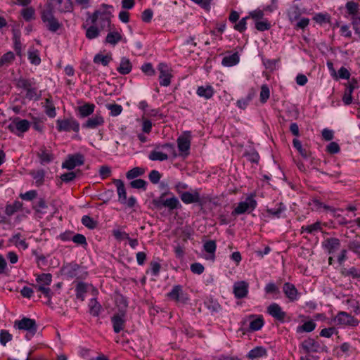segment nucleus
Masks as SVG:
<instances>
[{
	"label": "nucleus",
	"instance_id": "e2e57ef3",
	"mask_svg": "<svg viewBox=\"0 0 360 360\" xmlns=\"http://www.w3.org/2000/svg\"><path fill=\"white\" fill-rule=\"evenodd\" d=\"M130 186L134 188L146 190L147 182L141 179L133 180L130 182Z\"/></svg>",
	"mask_w": 360,
	"mask_h": 360
},
{
	"label": "nucleus",
	"instance_id": "aec40b11",
	"mask_svg": "<svg viewBox=\"0 0 360 360\" xmlns=\"http://www.w3.org/2000/svg\"><path fill=\"white\" fill-rule=\"evenodd\" d=\"M283 292L290 302H295L300 297V292L295 285L291 283L286 282L283 284Z\"/></svg>",
	"mask_w": 360,
	"mask_h": 360
},
{
	"label": "nucleus",
	"instance_id": "4468645a",
	"mask_svg": "<svg viewBox=\"0 0 360 360\" xmlns=\"http://www.w3.org/2000/svg\"><path fill=\"white\" fill-rule=\"evenodd\" d=\"M127 321L126 312L124 310H120L111 317L113 331L119 333L123 330Z\"/></svg>",
	"mask_w": 360,
	"mask_h": 360
},
{
	"label": "nucleus",
	"instance_id": "0eeeda50",
	"mask_svg": "<svg viewBox=\"0 0 360 360\" xmlns=\"http://www.w3.org/2000/svg\"><path fill=\"white\" fill-rule=\"evenodd\" d=\"M64 274L69 278L78 280L85 279L88 272L85 267L79 266L76 263H70L64 267Z\"/></svg>",
	"mask_w": 360,
	"mask_h": 360
},
{
	"label": "nucleus",
	"instance_id": "bf43d9fd",
	"mask_svg": "<svg viewBox=\"0 0 360 360\" xmlns=\"http://www.w3.org/2000/svg\"><path fill=\"white\" fill-rule=\"evenodd\" d=\"M106 108L110 111V115L112 117L119 115L122 111V107L119 104H107Z\"/></svg>",
	"mask_w": 360,
	"mask_h": 360
},
{
	"label": "nucleus",
	"instance_id": "680f3d73",
	"mask_svg": "<svg viewBox=\"0 0 360 360\" xmlns=\"http://www.w3.org/2000/svg\"><path fill=\"white\" fill-rule=\"evenodd\" d=\"M12 335L8 330H0V343L1 345L5 346L7 342L12 340Z\"/></svg>",
	"mask_w": 360,
	"mask_h": 360
},
{
	"label": "nucleus",
	"instance_id": "a19ab883",
	"mask_svg": "<svg viewBox=\"0 0 360 360\" xmlns=\"http://www.w3.org/2000/svg\"><path fill=\"white\" fill-rule=\"evenodd\" d=\"M239 62V56L237 53H234L230 56H225L222 59V65L226 67H231L236 65Z\"/></svg>",
	"mask_w": 360,
	"mask_h": 360
},
{
	"label": "nucleus",
	"instance_id": "13d9d810",
	"mask_svg": "<svg viewBox=\"0 0 360 360\" xmlns=\"http://www.w3.org/2000/svg\"><path fill=\"white\" fill-rule=\"evenodd\" d=\"M264 291L268 295H278L279 294V288L274 282H269L266 284Z\"/></svg>",
	"mask_w": 360,
	"mask_h": 360
},
{
	"label": "nucleus",
	"instance_id": "bb28decb",
	"mask_svg": "<svg viewBox=\"0 0 360 360\" xmlns=\"http://www.w3.org/2000/svg\"><path fill=\"white\" fill-rule=\"evenodd\" d=\"M266 356H267V349L262 346L254 347L247 354V357L250 360H257Z\"/></svg>",
	"mask_w": 360,
	"mask_h": 360
},
{
	"label": "nucleus",
	"instance_id": "393cba45",
	"mask_svg": "<svg viewBox=\"0 0 360 360\" xmlns=\"http://www.w3.org/2000/svg\"><path fill=\"white\" fill-rule=\"evenodd\" d=\"M37 155L39 159L41 165L49 164L54 159V155L48 150L44 146L39 148Z\"/></svg>",
	"mask_w": 360,
	"mask_h": 360
},
{
	"label": "nucleus",
	"instance_id": "e433bc0d",
	"mask_svg": "<svg viewBox=\"0 0 360 360\" xmlns=\"http://www.w3.org/2000/svg\"><path fill=\"white\" fill-rule=\"evenodd\" d=\"M30 175L34 180L36 186H41L44 182L45 172L44 169L33 170L30 172Z\"/></svg>",
	"mask_w": 360,
	"mask_h": 360
},
{
	"label": "nucleus",
	"instance_id": "a878e982",
	"mask_svg": "<svg viewBox=\"0 0 360 360\" xmlns=\"http://www.w3.org/2000/svg\"><path fill=\"white\" fill-rule=\"evenodd\" d=\"M109 30L105 42L106 44H109L112 46H115L118 42L122 40V36L121 34V31L119 32L115 29H112L111 27L110 28H107Z\"/></svg>",
	"mask_w": 360,
	"mask_h": 360
},
{
	"label": "nucleus",
	"instance_id": "f3484780",
	"mask_svg": "<svg viewBox=\"0 0 360 360\" xmlns=\"http://www.w3.org/2000/svg\"><path fill=\"white\" fill-rule=\"evenodd\" d=\"M267 313L276 320L283 323L286 317V313L277 303H271L266 309Z\"/></svg>",
	"mask_w": 360,
	"mask_h": 360
},
{
	"label": "nucleus",
	"instance_id": "09e8293b",
	"mask_svg": "<svg viewBox=\"0 0 360 360\" xmlns=\"http://www.w3.org/2000/svg\"><path fill=\"white\" fill-rule=\"evenodd\" d=\"M165 207L168 208L169 210H173L181 207V204L178 198L174 195H172L171 198H166Z\"/></svg>",
	"mask_w": 360,
	"mask_h": 360
},
{
	"label": "nucleus",
	"instance_id": "774afa93",
	"mask_svg": "<svg viewBox=\"0 0 360 360\" xmlns=\"http://www.w3.org/2000/svg\"><path fill=\"white\" fill-rule=\"evenodd\" d=\"M22 206V204L19 201H15L13 204L8 205L6 207V211L8 214H12L15 212L20 210Z\"/></svg>",
	"mask_w": 360,
	"mask_h": 360
},
{
	"label": "nucleus",
	"instance_id": "c03bdc74",
	"mask_svg": "<svg viewBox=\"0 0 360 360\" xmlns=\"http://www.w3.org/2000/svg\"><path fill=\"white\" fill-rule=\"evenodd\" d=\"M167 193H163L160 195V196L155 198L152 200V205H153L154 208L156 210H160L163 207H165V200Z\"/></svg>",
	"mask_w": 360,
	"mask_h": 360
},
{
	"label": "nucleus",
	"instance_id": "c85d7f7f",
	"mask_svg": "<svg viewBox=\"0 0 360 360\" xmlns=\"http://www.w3.org/2000/svg\"><path fill=\"white\" fill-rule=\"evenodd\" d=\"M113 183L117 188L119 202H127V192L123 181L121 179H114Z\"/></svg>",
	"mask_w": 360,
	"mask_h": 360
},
{
	"label": "nucleus",
	"instance_id": "f704fd0d",
	"mask_svg": "<svg viewBox=\"0 0 360 360\" xmlns=\"http://www.w3.org/2000/svg\"><path fill=\"white\" fill-rule=\"evenodd\" d=\"M132 69V65L130 60L127 58H122L121 59L119 67L117 68V70L121 75H127L129 74Z\"/></svg>",
	"mask_w": 360,
	"mask_h": 360
},
{
	"label": "nucleus",
	"instance_id": "2eb2a0df",
	"mask_svg": "<svg viewBox=\"0 0 360 360\" xmlns=\"http://www.w3.org/2000/svg\"><path fill=\"white\" fill-rule=\"evenodd\" d=\"M181 201L185 204L197 203L202 205L203 200L200 194V189H194L190 191H186L180 195Z\"/></svg>",
	"mask_w": 360,
	"mask_h": 360
},
{
	"label": "nucleus",
	"instance_id": "f257e3e1",
	"mask_svg": "<svg viewBox=\"0 0 360 360\" xmlns=\"http://www.w3.org/2000/svg\"><path fill=\"white\" fill-rule=\"evenodd\" d=\"M112 8L113 7L111 5L102 4L92 13H87V16L91 22L97 23L100 28H110L111 26Z\"/></svg>",
	"mask_w": 360,
	"mask_h": 360
},
{
	"label": "nucleus",
	"instance_id": "052dcab7",
	"mask_svg": "<svg viewBox=\"0 0 360 360\" xmlns=\"http://www.w3.org/2000/svg\"><path fill=\"white\" fill-rule=\"evenodd\" d=\"M82 224L90 229H94L97 226V222L94 220L91 217L87 215H84L82 218Z\"/></svg>",
	"mask_w": 360,
	"mask_h": 360
},
{
	"label": "nucleus",
	"instance_id": "a18cd8bd",
	"mask_svg": "<svg viewBox=\"0 0 360 360\" xmlns=\"http://www.w3.org/2000/svg\"><path fill=\"white\" fill-rule=\"evenodd\" d=\"M255 95V91L249 92L246 97L242 98L237 101V106L240 109H245Z\"/></svg>",
	"mask_w": 360,
	"mask_h": 360
},
{
	"label": "nucleus",
	"instance_id": "412c9836",
	"mask_svg": "<svg viewBox=\"0 0 360 360\" xmlns=\"http://www.w3.org/2000/svg\"><path fill=\"white\" fill-rule=\"evenodd\" d=\"M249 285L246 281H238L233 284V290L235 297L238 299L245 297L248 293Z\"/></svg>",
	"mask_w": 360,
	"mask_h": 360
},
{
	"label": "nucleus",
	"instance_id": "c756f323",
	"mask_svg": "<svg viewBox=\"0 0 360 360\" xmlns=\"http://www.w3.org/2000/svg\"><path fill=\"white\" fill-rule=\"evenodd\" d=\"M203 248L209 255L205 257L206 259L214 261L215 259V252L217 249V244L214 240H208L203 245Z\"/></svg>",
	"mask_w": 360,
	"mask_h": 360
},
{
	"label": "nucleus",
	"instance_id": "3c124183",
	"mask_svg": "<svg viewBox=\"0 0 360 360\" xmlns=\"http://www.w3.org/2000/svg\"><path fill=\"white\" fill-rule=\"evenodd\" d=\"M342 275L345 277L351 276L352 278L360 279V269H356L354 266H352L349 269H345L342 271Z\"/></svg>",
	"mask_w": 360,
	"mask_h": 360
},
{
	"label": "nucleus",
	"instance_id": "9d476101",
	"mask_svg": "<svg viewBox=\"0 0 360 360\" xmlns=\"http://www.w3.org/2000/svg\"><path fill=\"white\" fill-rule=\"evenodd\" d=\"M56 128L59 132L70 131L78 132L79 131V124L74 118L58 119L56 121Z\"/></svg>",
	"mask_w": 360,
	"mask_h": 360
},
{
	"label": "nucleus",
	"instance_id": "6e6552de",
	"mask_svg": "<svg viewBox=\"0 0 360 360\" xmlns=\"http://www.w3.org/2000/svg\"><path fill=\"white\" fill-rule=\"evenodd\" d=\"M14 326L19 330H26L27 332V334L26 335L27 340H30V338L35 334L37 330L36 321L34 319L26 317L21 320L15 321Z\"/></svg>",
	"mask_w": 360,
	"mask_h": 360
},
{
	"label": "nucleus",
	"instance_id": "c9c22d12",
	"mask_svg": "<svg viewBox=\"0 0 360 360\" xmlns=\"http://www.w3.org/2000/svg\"><path fill=\"white\" fill-rule=\"evenodd\" d=\"M96 106L94 103H85L78 107V112L82 117H86L94 112Z\"/></svg>",
	"mask_w": 360,
	"mask_h": 360
},
{
	"label": "nucleus",
	"instance_id": "4be33fe9",
	"mask_svg": "<svg viewBox=\"0 0 360 360\" xmlns=\"http://www.w3.org/2000/svg\"><path fill=\"white\" fill-rule=\"evenodd\" d=\"M105 123L103 117L100 114H96L83 123L82 127L86 129H95Z\"/></svg>",
	"mask_w": 360,
	"mask_h": 360
},
{
	"label": "nucleus",
	"instance_id": "72a5a7b5",
	"mask_svg": "<svg viewBox=\"0 0 360 360\" xmlns=\"http://www.w3.org/2000/svg\"><path fill=\"white\" fill-rule=\"evenodd\" d=\"M321 222L319 221H317L316 222L307 225V226H302L300 229L301 233H303L304 232H307L309 234H315L316 233L319 231H322V226H321Z\"/></svg>",
	"mask_w": 360,
	"mask_h": 360
},
{
	"label": "nucleus",
	"instance_id": "7ed1b4c3",
	"mask_svg": "<svg viewBox=\"0 0 360 360\" xmlns=\"http://www.w3.org/2000/svg\"><path fill=\"white\" fill-rule=\"evenodd\" d=\"M255 197L256 194L255 193L248 195L244 201L238 203V205L232 211L231 215L236 216L245 212L250 213L253 211L257 205Z\"/></svg>",
	"mask_w": 360,
	"mask_h": 360
},
{
	"label": "nucleus",
	"instance_id": "f8f14e48",
	"mask_svg": "<svg viewBox=\"0 0 360 360\" xmlns=\"http://www.w3.org/2000/svg\"><path fill=\"white\" fill-rule=\"evenodd\" d=\"M167 297L176 302L185 304L189 300L188 294L183 290L181 285L173 286L170 292L167 294Z\"/></svg>",
	"mask_w": 360,
	"mask_h": 360
},
{
	"label": "nucleus",
	"instance_id": "864d4df0",
	"mask_svg": "<svg viewBox=\"0 0 360 360\" xmlns=\"http://www.w3.org/2000/svg\"><path fill=\"white\" fill-rule=\"evenodd\" d=\"M111 60L112 58L110 56L96 54L94 58V63L96 64H102L103 66H107Z\"/></svg>",
	"mask_w": 360,
	"mask_h": 360
},
{
	"label": "nucleus",
	"instance_id": "49530a36",
	"mask_svg": "<svg viewBox=\"0 0 360 360\" xmlns=\"http://www.w3.org/2000/svg\"><path fill=\"white\" fill-rule=\"evenodd\" d=\"M144 173L145 169L143 168L136 167L127 172L126 177L128 179H134L135 178L142 176Z\"/></svg>",
	"mask_w": 360,
	"mask_h": 360
},
{
	"label": "nucleus",
	"instance_id": "4d7b16f0",
	"mask_svg": "<svg viewBox=\"0 0 360 360\" xmlns=\"http://www.w3.org/2000/svg\"><path fill=\"white\" fill-rule=\"evenodd\" d=\"M359 4L354 1H348L346 5L345 8L347 10V12L349 15H356L358 11H359Z\"/></svg>",
	"mask_w": 360,
	"mask_h": 360
},
{
	"label": "nucleus",
	"instance_id": "f03ea898",
	"mask_svg": "<svg viewBox=\"0 0 360 360\" xmlns=\"http://www.w3.org/2000/svg\"><path fill=\"white\" fill-rule=\"evenodd\" d=\"M17 86L22 89L25 92V98L29 100L37 101L41 97V92L38 89L37 82L34 78L26 79L20 77L17 82Z\"/></svg>",
	"mask_w": 360,
	"mask_h": 360
},
{
	"label": "nucleus",
	"instance_id": "20e7f679",
	"mask_svg": "<svg viewBox=\"0 0 360 360\" xmlns=\"http://www.w3.org/2000/svg\"><path fill=\"white\" fill-rule=\"evenodd\" d=\"M51 281L52 275L51 274H41L37 276V284L34 285V287L37 291L41 292L50 300L52 296V292L49 288Z\"/></svg>",
	"mask_w": 360,
	"mask_h": 360
},
{
	"label": "nucleus",
	"instance_id": "4c0bfd02",
	"mask_svg": "<svg viewBox=\"0 0 360 360\" xmlns=\"http://www.w3.org/2000/svg\"><path fill=\"white\" fill-rule=\"evenodd\" d=\"M10 242L13 243L17 248L26 250L28 248V244L25 239L21 238L20 233H16L12 236L9 240Z\"/></svg>",
	"mask_w": 360,
	"mask_h": 360
},
{
	"label": "nucleus",
	"instance_id": "69168bd1",
	"mask_svg": "<svg viewBox=\"0 0 360 360\" xmlns=\"http://www.w3.org/2000/svg\"><path fill=\"white\" fill-rule=\"evenodd\" d=\"M116 303L117 307H119V311L124 310L126 312V309L128 307V302L126 297H124L122 295L117 296V297L116 298Z\"/></svg>",
	"mask_w": 360,
	"mask_h": 360
},
{
	"label": "nucleus",
	"instance_id": "423d86ee",
	"mask_svg": "<svg viewBox=\"0 0 360 360\" xmlns=\"http://www.w3.org/2000/svg\"><path fill=\"white\" fill-rule=\"evenodd\" d=\"M162 149L166 150L165 153L159 151L157 150H152L149 155L148 158L152 161H164L167 160L169 158V155H172L173 157H176L175 147L172 143H165L160 146Z\"/></svg>",
	"mask_w": 360,
	"mask_h": 360
},
{
	"label": "nucleus",
	"instance_id": "6ab92c4d",
	"mask_svg": "<svg viewBox=\"0 0 360 360\" xmlns=\"http://www.w3.org/2000/svg\"><path fill=\"white\" fill-rule=\"evenodd\" d=\"M191 134L186 131L177 139L178 148L182 154L187 155L191 146Z\"/></svg>",
	"mask_w": 360,
	"mask_h": 360
},
{
	"label": "nucleus",
	"instance_id": "39448f33",
	"mask_svg": "<svg viewBox=\"0 0 360 360\" xmlns=\"http://www.w3.org/2000/svg\"><path fill=\"white\" fill-rule=\"evenodd\" d=\"M41 18L46 29L51 32H57L62 26L54 16V11L42 9L40 12Z\"/></svg>",
	"mask_w": 360,
	"mask_h": 360
},
{
	"label": "nucleus",
	"instance_id": "0e129e2a",
	"mask_svg": "<svg viewBox=\"0 0 360 360\" xmlns=\"http://www.w3.org/2000/svg\"><path fill=\"white\" fill-rule=\"evenodd\" d=\"M348 248L360 258V241L352 240L348 244Z\"/></svg>",
	"mask_w": 360,
	"mask_h": 360
},
{
	"label": "nucleus",
	"instance_id": "dca6fc26",
	"mask_svg": "<svg viewBox=\"0 0 360 360\" xmlns=\"http://www.w3.org/2000/svg\"><path fill=\"white\" fill-rule=\"evenodd\" d=\"M159 82L160 84L163 86H168L171 83V70L165 63H160L158 65Z\"/></svg>",
	"mask_w": 360,
	"mask_h": 360
},
{
	"label": "nucleus",
	"instance_id": "b1692460",
	"mask_svg": "<svg viewBox=\"0 0 360 360\" xmlns=\"http://www.w3.org/2000/svg\"><path fill=\"white\" fill-rule=\"evenodd\" d=\"M340 240L337 238H328L322 243L323 248L328 254H333L340 248Z\"/></svg>",
	"mask_w": 360,
	"mask_h": 360
},
{
	"label": "nucleus",
	"instance_id": "338daca9",
	"mask_svg": "<svg viewBox=\"0 0 360 360\" xmlns=\"http://www.w3.org/2000/svg\"><path fill=\"white\" fill-rule=\"evenodd\" d=\"M245 155L247 157L248 160L254 163H258L259 160V153L255 150H251L248 152H246Z\"/></svg>",
	"mask_w": 360,
	"mask_h": 360
},
{
	"label": "nucleus",
	"instance_id": "79ce46f5",
	"mask_svg": "<svg viewBox=\"0 0 360 360\" xmlns=\"http://www.w3.org/2000/svg\"><path fill=\"white\" fill-rule=\"evenodd\" d=\"M15 59V55L12 51L4 53L0 58V68L9 66Z\"/></svg>",
	"mask_w": 360,
	"mask_h": 360
},
{
	"label": "nucleus",
	"instance_id": "5701e85b",
	"mask_svg": "<svg viewBox=\"0 0 360 360\" xmlns=\"http://www.w3.org/2000/svg\"><path fill=\"white\" fill-rule=\"evenodd\" d=\"M302 347L307 353L320 352L323 348L319 342L312 338H308L302 343Z\"/></svg>",
	"mask_w": 360,
	"mask_h": 360
},
{
	"label": "nucleus",
	"instance_id": "a211bd4d",
	"mask_svg": "<svg viewBox=\"0 0 360 360\" xmlns=\"http://www.w3.org/2000/svg\"><path fill=\"white\" fill-rule=\"evenodd\" d=\"M335 321L338 324L342 326H356L359 323L356 319L345 311L339 312L335 316Z\"/></svg>",
	"mask_w": 360,
	"mask_h": 360
},
{
	"label": "nucleus",
	"instance_id": "473e14b6",
	"mask_svg": "<svg viewBox=\"0 0 360 360\" xmlns=\"http://www.w3.org/2000/svg\"><path fill=\"white\" fill-rule=\"evenodd\" d=\"M57 10L60 13H70L73 11V4L71 0H58Z\"/></svg>",
	"mask_w": 360,
	"mask_h": 360
},
{
	"label": "nucleus",
	"instance_id": "5fc2aeb1",
	"mask_svg": "<svg viewBox=\"0 0 360 360\" xmlns=\"http://www.w3.org/2000/svg\"><path fill=\"white\" fill-rule=\"evenodd\" d=\"M90 313L94 316H98L100 314L101 306L95 299H91L89 303Z\"/></svg>",
	"mask_w": 360,
	"mask_h": 360
},
{
	"label": "nucleus",
	"instance_id": "de8ad7c7",
	"mask_svg": "<svg viewBox=\"0 0 360 360\" xmlns=\"http://www.w3.org/2000/svg\"><path fill=\"white\" fill-rule=\"evenodd\" d=\"M292 144H293V146L298 150L300 154L304 158L307 159L309 157V155H310L309 151L307 148L302 147L301 142L298 139H293Z\"/></svg>",
	"mask_w": 360,
	"mask_h": 360
},
{
	"label": "nucleus",
	"instance_id": "603ef678",
	"mask_svg": "<svg viewBox=\"0 0 360 360\" xmlns=\"http://www.w3.org/2000/svg\"><path fill=\"white\" fill-rule=\"evenodd\" d=\"M313 20L316 22L322 25L329 22L330 20V16L327 13H319L314 15V16L313 17Z\"/></svg>",
	"mask_w": 360,
	"mask_h": 360
},
{
	"label": "nucleus",
	"instance_id": "37998d69",
	"mask_svg": "<svg viewBox=\"0 0 360 360\" xmlns=\"http://www.w3.org/2000/svg\"><path fill=\"white\" fill-rule=\"evenodd\" d=\"M316 324L314 321H309L297 328V333H310L316 328Z\"/></svg>",
	"mask_w": 360,
	"mask_h": 360
},
{
	"label": "nucleus",
	"instance_id": "2f4dec72",
	"mask_svg": "<svg viewBox=\"0 0 360 360\" xmlns=\"http://www.w3.org/2000/svg\"><path fill=\"white\" fill-rule=\"evenodd\" d=\"M286 210V207L284 205L283 202H279L276 204V207L274 208H267L266 212L271 217L274 218H280L282 216V214Z\"/></svg>",
	"mask_w": 360,
	"mask_h": 360
},
{
	"label": "nucleus",
	"instance_id": "1a4fd4ad",
	"mask_svg": "<svg viewBox=\"0 0 360 360\" xmlns=\"http://www.w3.org/2000/svg\"><path fill=\"white\" fill-rule=\"evenodd\" d=\"M30 127V123L27 120L15 117L8 125V130L14 134L21 136L27 131Z\"/></svg>",
	"mask_w": 360,
	"mask_h": 360
},
{
	"label": "nucleus",
	"instance_id": "cd10ccee",
	"mask_svg": "<svg viewBox=\"0 0 360 360\" xmlns=\"http://www.w3.org/2000/svg\"><path fill=\"white\" fill-rule=\"evenodd\" d=\"M250 324H249V329L251 331H257L260 330L264 324V321L262 315H250L249 316Z\"/></svg>",
	"mask_w": 360,
	"mask_h": 360
},
{
	"label": "nucleus",
	"instance_id": "9b49d317",
	"mask_svg": "<svg viewBox=\"0 0 360 360\" xmlns=\"http://www.w3.org/2000/svg\"><path fill=\"white\" fill-rule=\"evenodd\" d=\"M84 156L82 153L70 154L67 156L66 160L62 163V167L72 170L77 166L84 165Z\"/></svg>",
	"mask_w": 360,
	"mask_h": 360
},
{
	"label": "nucleus",
	"instance_id": "58836bf2",
	"mask_svg": "<svg viewBox=\"0 0 360 360\" xmlns=\"http://www.w3.org/2000/svg\"><path fill=\"white\" fill-rule=\"evenodd\" d=\"M88 285L84 282H79L76 285L75 292L77 299L81 301H84L85 298V294L87 292Z\"/></svg>",
	"mask_w": 360,
	"mask_h": 360
},
{
	"label": "nucleus",
	"instance_id": "ddd939ff",
	"mask_svg": "<svg viewBox=\"0 0 360 360\" xmlns=\"http://www.w3.org/2000/svg\"><path fill=\"white\" fill-rule=\"evenodd\" d=\"M82 28L85 30V37L89 40L98 37L101 30H103L100 28L97 23L91 22L88 16L85 22L82 24Z\"/></svg>",
	"mask_w": 360,
	"mask_h": 360
},
{
	"label": "nucleus",
	"instance_id": "7c9ffc66",
	"mask_svg": "<svg viewBox=\"0 0 360 360\" xmlns=\"http://www.w3.org/2000/svg\"><path fill=\"white\" fill-rule=\"evenodd\" d=\"M196 93L200 97L210 99L213 96L214 91L211 85H205L198 86Z\"/></svg>",
	"mask_w": 360,
	"mask_h": 360
},
{
	"label": "nucleus",
	"instance_id": "8fccbe9b",
	"mask_svg": "<svg viewBox=\"0 0 360 360\" xmlns=\"http://www.w3.org/2000/svg\"><path fill=\"white\" fill-rule=\"evenodd\" d=\"M21 15L25 21H31L35 18V10L32 7H26L22 10Z\"/></svg>",
	"mask_w": 360,
	"mask_h": 360
},
{
	"label": "nucleus",
	"instance_id": "ea45409f",
	"mask_svg": "<svg viewBox=\"0 0 360 360\" xmlns=\"http://www.w3.org/2000/svg\"><path fill=\"white\" fill-rule=\"evenodd\" d=\"M28 59L30 63L33 65H38L41 63V58L39 57V51L33 47H31L28 52Z\"/></svg>",
	"mask_w": 360,
	"mask_h": 360
},
{
	"label": "nucleus",
	"instance_id": "6e6d98bb",
	"mask_svg": "<svg viewBox=\"0 0 360 360\" xmlns=\"http://www.w3.org/2000/svg\"><path fill=\"white\" fill-rule=\"evenodd\" d=\"M270 97V90L266 84H263L261 86V91L259 94V99L262 103H265Z\"/></svg>",
	"mask_w": 360,
	"mask_h": 360
}]
</instances>
